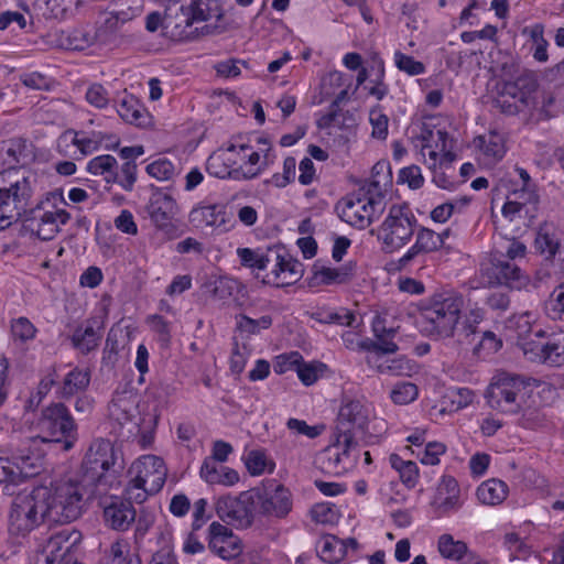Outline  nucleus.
<instances>
[{
	"label": "nucleus",
	"instance_id": "1",
	"mask_svg": "<svg viewBox=\"0 0 564 564\" xmlns=\"http://www.w3.org/2000/svg\"><path fill=\"white\" fill-rule=\"evenodd\" d=\"M84 477L82 482L93 485L90 495L106 494L107 489H118L122 466L110 441L97 438L89 445L82 463Z\"/></svg>",
	"mask_w": 564,
	"mask_h": 564
},
{
	"label": "nucleus",
	"instance_id": "2",
	"mask_svg": "<svg viewBox=\"0 0 564 564\" xmlns=\"http://www.w3.org/2000/svg\"><path fill=\"white\" fill-rule=\"evenodd\" d=\"M33 194L30 176L10 167L0 172V229L8 228L13 220L22 218Z\"/></svg>",
	"mask_w": 564,
	"mask_h": 564
},
{
	"label": "nucleus",
	"instance_id": "3",
	"mask_svg": "<svg viewBox=\"0 0 564 564\" xmlns=\"http://www.w3.org/2000/svg\"><path fill=\"white\" fill-rule=\"evenodd\" d=\"M463 306L464 297L459 293L445 291L434 294L422 311L424 330L436 339L453 337Z\"/></svg>",
	"mask_w": 564,
	"mask_h": 564
},
{
	"label": "nucleus",
	"instance_id": "4",
	"mask_svg": "<svg viewBox=\"0 0 564 564\" xmlns=\"http://www.w3.org/2000/svg\"><path fill=\"white\" fill-rule=\"evenodd\" d=\"M44 499V509L48 523H69L77 520L83 512L85 484L62 481L54 487L40 486Z\"/></svg>",
	"mask_w": 564,
	"mask_h": 564
},
{
	"label": "nucleus",
	"instance_id": "5",
	"mask_svg": "<svg viewBox=\"0 0 564 564\" xmlns=\"http://www.w3.org/2000/svg\"><path fill=\"white\" fill-rule=\"evenodd\" d=\"M130 473L134 476L124 492L134 502L142 503L149 496L158 494L163 488L167 469L161 457L144 455L132 464Z\"/></svg>",
	"mask_w": 564,
	"mask_h": 564
},
{
	"label": "nucleus",
	"instance_id": "6",
	"mask_svg": "<svg viewBox=\"0 0 564 564\" xmlns=\"http://www.w3.org/2000/svg\"><path fill=\"white\" fill-rule=\"evenodd\" d=\"M41 487L17 495L9 510V530L13 535L26 536L47 522Z\"/></svg>",
	"mask_w": 564,
	"mask_h": 564
},
{
	"label": "nucleus",
	"instance_id": "7",
	"mask_svg": "<svg viewBox=\"0 0 564 564\" xmlns=\"http://www.w3.org/2000/svg\"><path fill=\"white\" fill-rule=\"evenodd\" d=\"M36 427L42 442L61 443L64 451H70L77 440L78 430L75 420L64 403H52L42 410Z\"/></svg>",
	"mask_w": 564,
	"mask_h": 564
},
{
	"label": "nucleus",
	"instance_id": "8",
	"mask_svg": "<svg viewBox=\"0 0 564 564\" xmlns=\"http://www.w3.org/2000/svg\"><path fill=\"white\" fill-rule=\"evenodd\" d=\"M538 87V76L528 74L514 83H497L492 107L503 115L516 116L532 105Z\"/></svg>",
	"mask_w": 564,
	"mask_h": 564
},
{
	"label": "nucleus",
	"instance_id": "9",
	"mask_svg": "<svg viewBox=\"0 0 564 564\" xmlns=\"http://www.w3.org/2000/svg\"><path fill=\"white\" fill-rule=\"evenodd\" d=\"M416 218L406 205H392L378 229V239L387 251L405 246L414 234Z\"/></svg>",
	"mask_w": 564,
	"mask_h": 564
},
{
	"label": "nucleus",
	"instance_id": "10",
	"mask_svg": "<svg viewBox=\"0 0 564 564\" xmlns=\"http://www.w3.org/2000/svg\"><path fill=\"white\" fill-rule=\"evenodd\" d=\"M527 386L524 377L500 372L492 378L486 390L487 403L500 412L517 413L520 409L519 397Z\"/></svg>",
	"mask_w": 564,
	"mask_h": 564
},
{
	"label": "nucleus",
	"instance_id": "11",
	"mask_svg": "<svg viewBox=\"0 0 564 564\" xmlns=\"http://www.w3.org/2000/svg\"><path fill=\"white\" fill-rule=\"evenodd\" d=\"M111 489H107L106 494L91 495L98 498V505L102 509V519L105 525L111 530L126 532L135 521L137 511L132 505L133 499L129 496L110 494Z\"/></svg>",
	"mask_w": 564,
	"mask_h": 564
},
{
	"label": "nucleus",
	"instance_id": "12",
	"mask_svg": "<svg viewBox=\"0 0 564 564\" xmlns=\"http://www.w3.org/2000/svg\"><path fill=\"white\" fill-rule=\"evenodd\" d=\"M256 513L263 517L284 519L293 507L291 491L281 484L271 482L262 488H253Z\"/></svg>",
	"mask_w": 564,
	"mask_h": 564
},
{
	"label": "nucleus",
	"instance_id": "13",
	"mask_svg": "<svg viewBox=\"0 0 564 564\" xmlns=\"http://www.w3.org/2000/svg\"><path fill=\"white\" fill-rule=\"evenodd\" d=\"M215 510L224 522L236 528H249L257 516L252 490L243 491L238 497H219Z\"/></svg>",
	"mask_w": 564,
	"mask_h": 564
},
{
	"label": "nucleus",
	"instance_id": "14",
	"mask_svg": "<svg viewBox=\"0 0 564 564\" xmlns=\"http://www.w3.org/2000/svg\"><path fill=\"white\" fill-rule=\"evenodd\" d=\"M481 275L489 285H506L509 289H522L528 276L522 272L516 262L501 257H491L489 262L481 269Z\"/></svg>",
	"mask_w": 564,
	"mask_h": 564
},
{
	"label": "nucleus",
	"instance_id": "15",
	"mask_svg": "<svg viewBox=\"0 0 564 564\" xmlns=\"http://www.w3.org/2000/svg\"><path fill=\"white\" fill-rule=\"evenodd\" d=\"M359 193L356 200H347L340 210V218L358 229L367 228L383 212V203L371 195Z\"/></svg>",
	"mask_w": 564,
	"mask_h": 564
},
{
	"label": "nucleus",
	"instance_id": "16",
	"mask_svg": "<svg viewBox=\"0 0 564 564\" xmlns=\"http://www.w3.org/2000/svg\"><path fill=\"white\" fill-rule=\"evenodd\" d=\"M369 422V409L359 400L341 404L335 425L334 435H349L362 438Z\"/></svg>",
	"mask_w": 564,
	"mask_h": 564
},
{
	"label": "nucleus",
	"instance_id": "17",
	"mask_svg": "<svg viewBox=\"0 0 564 564\" xmlns=\"http://www.w3.org/2000/svg\"><path fill=\"white\" fill-rule=\"evenodd\" d=\"M442 248V240L434 230L420 227L416 231L414 245L397 261L394 268L399 271L408 270L426 253Z\"/></svg>",
	"mask_w": 564,
	"mask_h": 564
},
{
	"label": "nucleus",
	"instance_id": "18",
	"mask_svg": "<svg viewBox=\"0 0 564 564\" xmlns=\"http://www.w3.org/2000/svg\"><path fill=\"white\" fill-rule=\"evenodd\" d=\"M208 547L224 560L237 557L242 547L232 531L219 522H213L208 529Z\"/></svg>",
	"mask_w": 564,
	"mask_h": 564
},
{
	"label": "nucleus",
	"instance_id": "19",
	"mask_svg": "<svg viewBox=\"0 0 564 564\" xmlns=\"http://www.w3.org/2000/svg\"><path fill=\"white\" fill-rule=\"evenodd\" d=\"M21 220L25 231L44 241L52 240L61 230L52 212L43 210L40 206L25 212Z\"/></svg>",
	"mask_w": 564,
	"mask_h": 564
},
{
	"label": "nucleus",
	"instance_id": "20",
	"mask_svg": "<svg viewBox=\"0 0 564 564\" xmlns=\"http://www.w3.org/2000/svg\"><path fill=\"white\" fill-rule=\"evenodd\" d=\"M278 253V261L270 265L271 273L267 275L268 282H275L276 285H289L299 281L303 274V264L293 259L282 247H279Z\"/></svg>",
	"mask_w": 564,
	"mask_h": 564
},
{
	"label": "nucleus",
	"instance_id": "21",
	"mask_svg": "<svg viewBox=\"0 0 564 564\" xmlns=\"http://www.w3.org/2000/svg\"><path fill=\"white\" fill-rule=\"evenodd\" d=\"M392 186V171L388 160L378 161L371 170V177L359 187L360 193L371 195L383 203L386 193Z\"/></svg>",
	"mask_w": 564,
	"mask_h": 564
},
{
	"label": "nucleus",
	"instance_id": "22",
	"mask_svg": "<svg viewBox=\"0 0 564 564\" xmlns=\"http://www.w3.org/2000/svg\"><path fill=\"white\" fill-rule=\"evenodd\" d=\"M193 25V18L188 17L184 6L180 8H165L164 35L174 41H184L193 37L194 31L188 30Z\"/></svg>",
	"mask_w": 564,
	"mask_h": 564
},
{
	"label": "nucleus",
	"instance_id": "23",
	"mask_svg": "<svg viewBox=\"0 0 564 564\" xmlns=\"http://www.w3.org/2000/svg\"><path fill=\"white\" fill-rule=\"evenodd\" d=\"M147 209L154 225L159 229H165L171 226L177 213V205L171 195L155 192L151 195Z\"/></svg>",
	"mask_w": 564,
	"mask_h": 564
},
{
	"label": "nucleus",
	"instance_id": "24",
	"mask_svg": "<svg viewBox=\"0 0 564 564\" xmlns=\"http://www.w3.org/2000/svg\"><path fill=\"white\" fill-rule=\"evenodd\" d=\"M226 217V207L221 204L197 206L189 213V221L196 228L227 230Z\"/></svg>",
	"mask_w": 564,
	"mask_h": 564
},
{
	"label": "nucleus",
	"instance_id": "25",
	"mask_svg": "<svg viewBox=\"0 0 564 564\" xmlns=\"http://www.w3.org/2000/svg\"><path fill=\"white\" fill-rule=\"evenodd\" d=\"M356 269L357 264L352 261L339 268L319 265L316 262L313 265L312 281L316 285L346 284L355 278Z\"/></svg>",
	"mask_w": 564,
	"mask_h": 564
},
{
	"label": "nucleus",
	"instance_id": "26",
	"mask_svg": "<svg viewBox=\"0 0 564 564\" xmlns=\"http://www.w3.org/2000/svg\"><path fill=\"white\" fill-rule=\"evenodd\" d=\"M524 355L530 359H543L554 366L564 364V330L553 333L544 345H538L535 348L525 346Z\"/></svg>",
	"mask_w": 564,
	"mask_h": 564
},
{
	"label": "nucleus",
	"instance_id": "27",
	"mask_svg": "<svg viewBox=\"0 0 564 564\" xmlns=\"http://www.w3.org/2000/svg\"><path fill=\"white\" fill-rule=\"evenodd\" d=\"M37 441L39 440L36 437L29 438L26 442L22 443L11 456L14 460V465H17L19 470L22 471V482L28 478L36 476L42 468L43 457L41 453L30 448V443H36Z\"/></svg>",
	"mask_w": 564,
	"mask_h": 564
},
{
	"label": "nucleus",
	"instance_id": "28",
	"mask_svg": "<svg viewBox=\"0 0 564 564\" xmlns=\"http://www.w3.org/2000/svg\"><path fill=\"white\" fill-rule=\"evenodd\" d=\"M82 533L74 529H62L54 533L46 542L45 553H51L57 558L73 555V550L80 543Z\"/></svg>",
	"mask_w": 564,
	"mask_h": 564
},
{
	"label": "nucleus",
	"instance_id": "29",
	"mask_svg": "<svg viewBox=\"0 0 564 564\" xmlns=\"http://www.w3.org/2000/svg\"><path fill=\"white\" fill-rule=\"evenodd\" d=\"M207 172L219 178H231L236 181L251 180L257 177L261 173V169H248L245 170L242 166L231 169L225 164L221 155L213 154L208 158L206 163Z\"/></svg>",
	"mask_w": 564,
	"mask_h": 564
},
{
	"label": "nucleus",
	"instance_id": "30",
	"mask_svg": "<svg viewBox=\"0 0 564 564\" xmlns=\"http://www.w3.org/2000/svg\"><path fill=\"white\" fill-rule=\"evenodd\" d=\"M116 102L117 112L126 122L138 127L147 124L149 113L137 97L124 91Z\"/></svg>",
	"mask_w": 564,
	"mask_h": 564
},
{
	"label": "nucleus",
	"instance_id": "31",
	"mask_svg": "<svg viewBox=\"0 0 564 564\" xmlns=\"http://www.w3.org/2000/svg\"><path fill=\"white\" fill-rule=\"evenodd\" d=\"M459 492L457 480L452 476H443L435 497L437 508L443 512L458 510L460 508Z\"/></svg>",
	"mask_w": 564,
	"mask_h": 564
},
{
	"label": "nucleus",
	"instance_id": "32",
	"mask_svg": "<svg viewBox=\"0 0 564 564\" xmlns=\"http://www.w3.org/2000/svg\"><path fill=\"white\" fill-rule=\"evenodd\" d=\"M279 246L270 247L264 252L250 248H239L237 250L240 263L250 269L265 270L272 262L279 258Z\"/></svg>",
	"mask_w": 564,
	"mask_h": 564
},
{
	"label": "nucleus",
	"instance_id": "33",
	"mask_svg": "<svg viewBox=\"0 0 564 564\" xmlns=\"http://www.w3.org/2000/svg\"><path fill=\"white\" fill-rule=\"evenodd\" d=\"M115 7L105 20L107 30H115L119 24H123L138 15L141 11V0H116Z\"/></svg>",
	"mask_w": 564,
	"mask_h": 564
},
{
	"label": "nucleus",
	"instance_id": "34",
	"mask_svg": "<svg viewBox=\"0 0 564 564\" xmlns=\"http://www.w3.org/2000/svg\"><path fill=\"white\" fill-rule=\"evenodd\" d=\"M105 139H113L111 143L105 144L106 150H116L120 144V139L115 134H109L101 131H91L90 133L84 131L79 153L77 154L76 160H80L98 151L102 145Z\"/></svg>",
	"mask_w": 564,
	"mask_h": 564
},
{
	"label": "nucleus",
	"instance_id": "35",
	"mask_svg": "<svg viewBox=\"0 0 564 564\" xmlns=\"http://www.w3.org/2000/svg\"><path fill=\"white\" fill-rule=\"evenodd\" d=\"M437 551L442 557L459 562V564H462L471 552L464 541L455 540L449 533L440 535L437 540Z\"/></svg>",
	"mask_w": 564,
	"mask_h": 564
},
{
	"label": "nucleus",
	"instance_id": "36",
	"mask_svg": "<svg viewBox=\"0 0 564 564\" xmlns=\"http://www.w3.org/2000/svg\"><path fill=\"white\" fill-rule=\"evenodd\" d=\"M109 417L120 426L131 423L137 414L135 402L127 395L113 398L108 406Z\"/></svg>",
	"mask_w": 564,
	"mask_h": 564
},
{
	"label": "nucleus",
	"instance_id": "37",
	"mask_svg": "<svg viewBox=\"0 0 564 564\" xmlns=\"http://www.w3.org/2000/svg\"><path fill=\"white\" fill-rule=\"evenodd\" d=\"M90 383V371L88 369L74 368L64 378L59 394L63 399H69L74 394L85 391Z\"/></svg>",
	"mask_w": 564,
	"mask_h": 564
},
{
	"label": "nucleus",
	"instance_id": "38",
	"mask_svg": "<svg viewBox=\"0 0 564 564\" xmlns=\"http://www.w3.org/2000/svg\"><path fill=\"white\" fill-rule=\"evenodd\" d=\"M476 495L481 503L496 506L507 498L508 486L500 479H488L478 487Z\"/></svg>",
	"mask_w": 564,
	"mask_h": 564
},
{
	"label": "nucleus",
	"instance_id": "39",
	"mask_svg": "<svg viewBox=\"0 0 564 564\" xmlns=\"http://www.w3.org/2000/svg\"><path fill=\"white\" fill-rule=\"evenodd\" d=\"M87 171L93 175L102 176L107 183H116L118 181V162L110 154L91 159L87 163Z\"/></svg>",
	"mask_w": 564,
	"mask_h": 564
},
{
	"label": "nucleus",
	"instance_id": "40",
	"mask_svg": "<svg viewBox=\"0 0 564 564\" xmlns=\"http://www.w3.org/2000/svg\"><path fill=\"white\" fill-rule=\"evenodd\" d=\"M318 556L328 564H336L345 557L343 541L334 535H325L318 545Z\"/></svg>",
	"mask_w": 564,
	"mask_h": 564
},
{
	"label": "nucleus",
	"instance_id": "41",
	"mask_svg": "<svg viewBox=\"0 0 564 564\" xmlns=\"http://www.w3.org/2000/svg\"><path fill=\"white\" fill-rule=\"evenodd\" d=\"M476 142L484 154L495 161L501 160L506 154L505 139L496 131H490L487 135L478 137Z\"/></svg>",
	"mask_w": 564,
	"mask_h": 564
},
{
	"label": "nucleus",
	"instance_id": "42",
	"mask_svg": "<svg viewBox=\"0 0 564 564\" xmlns=\"http://www.w3.org/2000/svg\"><path fill=\"white\" fill-rule=\"evenodd\" d=\"M337 445H339V455L341 456L344 468L347 470L354 468L358 462L360 438L349 435H334Z\"/></svg>",
	"mask_w": 564,
	"mask_h": 564
},
{
	"label": "nucleus",
	"instance_id": "43",
	"mask_svg": "<svg viewBox=\"0 0 564 564\" xmlns=\"http://www.w3.org/2000/svg\"><path fill=\"white\" fill-rule=\"evenodd\" d=\"M369 365H373L378 372L390 376H404L409 375L412 371V366L406 358H394L380 360V358H376L371 360L367 359Z\"/></svg>",
	"mask_w": 564,
	"mask_h": 564
},
{
	"label": "nucleus",
	"instance_id": "44",
	"mask_svg": "<svg viewBox=\"0 0 564 564\" xmlns=\"http://www.w3.org/2000/svg\"><path fill=\"white\" fill-rule=\"evenodd\" d=\"M523 34H528L533 44V57L540 63H545L549 59L547 55V41L544 39V25L536 23L530 28L523 29Z\"/></svg>",
	"mask_w": 564,
	"mask_h": 564
},
{
	"label": "nucleus",
	"instance_id": "45",
	"mask_svg": "<svg viewBox=\"0 0 564 564\" xmlns=\"http://www.w3.org/2000/svg\"><path fill=\"white\" fill-rule=\"evenodd\" d=\"M84 131L65 130L57 139V151L64 156L77 159Z\"/></svg>",
	"mask_w": 564,
	"mask_h": 564
},
{
	"label": "nucleus",
	"instance_id": "46",
	"mask_svg": "<svg viewBox=\"0 0 564 564\" xmlns=\"http://www.w3.org/2000/svg\"><path fill=\"white\" fill-rule=\"evenodd\" d=\"M99 339L100 336L93 326H87L85 329L77 328L72 336L74 347L83 354H88L95 349L98 346Z\"/></svg>",
	"mask_w": 564,
	"mask_h": 564
},
{
	"label": "nucleus",
	"instance_id": "47",
	"mask_svg": "<svg viewBox=\"0 0 564 564\" xmlns=\"http://www.w3.org/2000/svg\"><path fill=\"white\" fill-rule=\"evenodd\" d=\"M534 247L536 251L545 256V259L550 260L554 258L560 249V240L554 234L547 231L546 228H540L534 240Z\"/></svg>",
	"mask_w": 564,
	"mask_h": 564
},
{
	"label": "nucleus",
	"instance_id": "48",
	"mask_svg": "<svg viewBox=\"0 0 564 564\" xmlns=\"http://www.w3.org/2000/svg\"><path fill=\"white\" fill-rule=\"evenodd\" d=\"M419 395V389L415 383L401 381L395 383L391 390L390 398L395 404L405 405L413 402Z\"/></svg>",
	"mask_w": 564,
	"mask_h": 564
},
{
	"label": "nucleus",
	"instance_id": "49",
	"mask_svg": "<svg viewBox=\"0 0 564 564\" xmlns=\"http://www.w3.org/2000/svg\"><path fill=\"white\" fill-rule=\"evenodd\" d=\"M501 347V338L491 330H485L481 333L479 341L474 347V354L485 358L497 352Z\"/></svg>",
	"mask_w": 564,
	"mask_h": 564
},
{
	"label": "nucleus",
	"instance_id": "50",
	"mask_svg": "<svg viewBox=\"0 0 564 564\" xmlns=\"http://www.w3.org/2000/svg\"><path fill=\"white\" fill-rule=\"evenodd\" d=\"M369 121L372 127L371 135L378 140H386L388 135L389 118L382 112L380 105L370 109Z\"/></svg>",
	"mask_w": 564,
	"mask_h": 564
},
{
	"label": "nucleus",
	"instance_id": "51",
	"mask_svg": "<svg viewBox=\"0 0 564 564\" xmlns=\"http://www.w3.org/2000/svg\"><path fill=\"white\" fill-rule=\"evenodd\" d=\"M545 313L552 319H558L564 314V282L554 289L544 305Z\"/></svg>",
	"mask_w": 564,
	"mask_h": 564
},
{
	"label": "nucleus",
	"instance_id": "52",
	"mask_svg": "<svg viewBox=\"0 0 564 564\" xmlns=\"http://www.w3.org/2000/svg\"><path fill=\"white\" fill-rule=\"evenodd\" d=\"M272 325V317L263 315L259 319H253L247 315H240L237 321V328L250 335L259 334L261 329H268Z\"/></svg>",
	"mask_w": 564,
	"mask_h": 564
},
{
	"label": "nucleus",
	"instance_id": "53",
	"mask_svg": "<svg viewBox=\"0 0 564 564\" xmlns=\"http://www.w3.org/2000/svg\"><path fill=\"white\" fill-rule=\"evenodd\" d=\"M394 63L401 72H404L410 76H416L425 73V65L422 62L416 61L412 56L403 54L400 51L394 53Z\"/></svg>",
	"mask_w": 564,
	"mask_h": 564
},
{
	"label": "nucleus",
	"instance_id": "54",
	"mask_svg": "<svg viewBox=\"0 0 564 564\" xmlns=\"http://www.w3.org/2000/svg\"><path fill=\"white\" fill-rule=\"evenodd\" d=\"M21 470L12 457H0V484L19 485L22 482Z\"/></svg>",
	"mask_w": 564,
	"mask_h": 564
},
{
	"label": "nucleus",
	"instance_id": "55",
	"mask_svg": "<svg viewBox=\"0 0 564 564\" xmlns=\"http://www.w3.org/2000/svg\"><path fill=\"white\" fill-rule=\"evenodd\" d=\"M525 252H527L525 245L513 238L507 242L506 247L496 249L491 253V257H501L506 260L514 262L517 259L524 258Z\"/></svg>",
	"mask_w": 564,
	"mask_h": 564
},
{
	"label": "nucleus",
	"instance_id": "56",
	"mask_svg": "<svg viewBox=\"0 0 564 564\" xmlns=\"http://www.w3.org/2000/svg\"><path fill=\"white\" fill-rule=\"evenodd\" d=\"M147 173L159 180L169 181L175 175V166L167 159H159L147 166Z\"/></svg>",
	"mask_w": 564,
	"mask_h": 564
},
{
	"label": "nucleus",
	"instance_id": "57",
	"mask_svg": "<svg viewBox=\"0 0 564 564\" xmlns=\"http://www.w3.org/2000/svg\"><path fill=\"white\" fill-rule=\"evenodd\" d=\"M250 355L248 345H240L236 338H234L232 350L230 356V370L239 375L243 371L247 358Z\"/></svg>",
	"mask_w": 564,
	"mask_h": 564
},
{
	"label": "nucleus",
	"instance_id": "58",
	"mask_svg": "<svg viewBox=\"0 0 564 564\" xmlns=\"http://www.w3.org/2000/svg\"><path fill=\"white\" fill-rule=\"evenodd\" d=\"M536 75L534 72L521 68L520 65L513 59H509L500 66V80L498 83L517 82L522 75Z\"/></svg>",
	"mask_w": 564,
	"mask_h": 564
},
{
	"label": "nucleus",
	"instance_id": "59",
	"mask_svg": "<svg viewBox=\"0 0 564 564\" xmlns=\"http://www.w3.org/2000/svg\"><path fill=\"white\" fill-rule=\"evenodd\" d=\"M399 183H406L411 189H419L424 184V177L417 165H411L400 170Z\"/></svg>",
	"mask_w": 564,
	"mask_h": 564
},
{
	"label": "nucleus",
	"instance_id": "60",
	"mask_svg": "<svg viewBox=\"0 0 564 564\" xmlns=\"http://www.w3.org/2000/svg\"><path fill=\"white\" fill-rule=\"evenodd\" d=\"M296 161L293 156L285 158L283 162V173H275L272 176V183L279 187L283 188L294 181L296 174Z\"/></svg>",
	"mask_w": 564,
	"mask_h": 564
},
{
	"label": "nucleus",
	"instance_id": "61",
	"mask_svg": "<svg viewBox=\"0 0 564 564\" xmlns=\"http://www.w3.org/2000/svg\"><path fill=\"white\" fill-rule=\"evenodd\" d=\"M312 519L317 523H333L337 518V512L334 505L330 503H316L311 509Z\"/></svg>",
	"mask_w": 564,
	"mask_h": 564
},
{
	"label": "nucleus",
	"instance_id": "62",
	"mask_svg": "<svg viewBox=\"0 0 564 564\" xmlns=\"http://www.w3.org/2000/svg\"><path fill=\"white\" fill-rule=\"evenodd\" d=\"M245 464L248 471L252 476H258L264 473L267 467V457L262 451H251L245 458Z\"/></svg>",
	"mask_w": 564,
	"mask_h": 564
},
{
	"label": "nucleus",
	"instance_id": "63",
	"mask_svg": "<svg viewBox=\"0 0 564 564\" xmlns=\"http://www.w3.org/2000/svg\"><path fill=\"white\" fill-rule=\"evenodd\" d=\"M11 333L15 339L25 341L35 336L36 329L26 317H20L12 323Z\"/></svg>",
	"mask_w": 564,
	"mask_h": 564
},
{
	"label": "nucleus",
	"instance_id": "64",
	"mask_svg": "<svg viewBox=\"0 0 564 564\" xmlns=\"http://www.w3.org/2000/svg\"><path fill=\"white\" fill-rule=\"evenodd\" d=\"M86 100L96 108H105L109 104L110 98L102 85L94 84L86 91Z\"/></svg>",
	"mask_w": 564,
	"mask_h": 564
}]
</instances>
